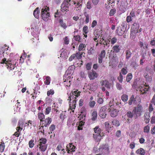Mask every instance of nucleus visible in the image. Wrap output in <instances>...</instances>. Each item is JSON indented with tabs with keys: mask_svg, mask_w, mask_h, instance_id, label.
I'll return each instance as SVG.
<instances>
[{
	"mask_svg": "<svg viewBox=\"0 0 155 155\" xmlns=\"http://www.w3.org/2000/svg\"><path fill=\"white\" fill-rule=\"evenodd\" d=\"M143 111V107L141 104H139L137 105V107H134L133 112L134 113L135 118L136 119L140 116Z\"/></svg>",
	"mask_w": 155,
	"mask_h": 155,
	"instance_id": "nucleus-1",
	"label": "nucleus"
},
{
	"mask_svg": "<svg viewBox=\"0 0 155 155\" xmlns=\"http://www.w3.org/2000/svg\"><path fill=\"white\" fill-rule=\"evenodd\" d=\"M11 61L12 59L11 58L6 61V59L5 58H4L2 59L1 63L5 64V66L8 69L12 70L14 69L15 68V64H12V63H10L9 62H11Z\"/></svg>",
	"mask_w": 155,
	"mask_h": 155,
	"instance_id": "nucleus-2",
	"label": "nucleus"
},
{
	"mask_svg": "<svg viewBox=\"0 0 155 155\" xmlns=\"http://www.w3.org/2000/svg\"><path fill=\"white\" fill-rule=\"evenodd\" d=\"M71 0H64L61 5V12L66 13L67 11H68V8L71 5L69 2Z\"/></svg>",
	"mask_w": 155,
	"mask_h": 155,
	"instance_id": "nucleus-3",
	"label": "nucleus"
},
{
	"mask_svg": "<svg viewBox=\"0 0 155 155\" xmlns=\"http://www.w3.org/2000/svg\"><path fill=\"white\" fill-rule=\"evenodd\" d=\"M107 109H109L108 106H104L101 108L99 113V115L102 118H105L106 116V111Z\"/></svg>",
	"mask_w": 155,
	"mask_h": 155,
	"instance_id": "nucleus-4",
	"label": "nucleus"
},
{
	"mask_svg": "<svg viewBox=\"0 0 155 155\" xmlns=\"http://www.w3.org/2000/svg\"><path fill=\"white\" fill-rule=\"evenodd\" d=\"M140 25L139 24L136 23H134L132 25L131 28V30L132 32L135 33L139 32L138 29H139Z\"/></svg>",
	"mask_w": 155,
	"mask_h": 155,
	"instance_id": "nucleus-5",
	"label": "nucleus"
},
{
	"mask_svg": "<svg viewBox=\"0 0 155 155\" xmlns=\"http://www.w3.org/2000/svg\"><path fill=\"white\" fill-rule=\"evenodd\" d=\"M106 55V51L104 50H102L98 55V63L101 64L102 62L103 58H105Z\"/></svg>",
	"mask_w": 155,
	"mask_h": 155,
	"instance_id": "nucleus-6",
	"label": "nucleus"
},
{
	"mask_svg": "<svg viewBox=\"0 0 155 155\" xmlns=\"http://www.w3.org/2000/svg\"><path fill=\"white\" fill-rule=\"evenodd\" d=\"M112 108L113 107L112 105L110 106L109 111H111L110 116L112 117H115L117 115L118 112V111L117 110L115 109H114V108L113 110H112Z\"/></svg>",
	"mask_w": 155,
	"mask_h": 155,
	"instance_id": "nucleus-7",
	"label": "nucleus"
},
{
	"mask_svg": "<svg viewBox=\"0 0 155 155\" xmlns=\"http://www.w3.org/2000/svg\"><path fill=\"white\" fill-rule=\"evenodd\" d=\"M67 151L68 153H71L72 152L74 151L75 147L72 143H70L69 146L68 145L67 146Z\"/></svg>",
	"mask_w": 155,
	"mask_h": 155,
	"instance_id": "nucleus-8",
	"label": "nucleus"
},
{
	"mask_svg": "<svg viewBox=\"0 0 155 155\" xmlns=\"http://www.w3.org/2000/svg\"><path fill=\"white\" fill-rule=\"evenodd\" d=\"M88 75L90 80H94L97 77V73L95 71L90 72Z\"/></svg>",
	"mask_w": 155,
	"mask_h": 155,
	"instance_id": "nucleus-9",
	"label": "nucleus"
},
{
	"mask_svg": "<svg viewBox=\"0 0 155 155\" xmlns=\"http://www.w3.org/2000/svg\"><path fill=\"white\" fill-rule=\"evenodd\" d=\"M80 93L81 92L78 90L74 89L71 91V93L75 96L74 100L77 101V98L79 96Z\"/></svg>",
	"mask_w": 155,
	"mask_h": 155,
	"instance_id": "nucleus-10",
	"label": "nucleus"
},
{
	"mask_svg": "<svg viewBox=\"0 0 155 155\" xmlns=\"http://www.w3.org/2000/svg\"><path fill=\"white\" fill-rule=\"evenodd\" d=\"M125 59L126 60H128L131 57L132 53L131 51L130 48H128L125 51Z\"/></svg>",
	"mask_w": 155,
	"mask_h": 155,
	"instance_id": "nucleus-11",
	"label": "nucleus"
},
{
	"mask_svg": "<svg viewBox=\"0 0 155 155\" xmlns=\"http://www.w3.org/2000/svg\"><path fill=\"white\" fill-rule=\"evenodd\" d=\"M150 115L149 113L146 112L144 114V120L146 124L149 122L150 120Z\"/></svg>",
	"mask_w": 155,
	"mask_h": 155,
	"instance_id": "nucleus-12",
	"label": "nucleus"
},
{
	"mask_svg": "<svg viewBox=\"0 0 155 155\" xmlns=\"http://www.w3.org/2000/svg\"><path fill=\"white\" fill-rule=\"evenodd\" d=\"M104 135H102L101 134H93V137L95 141L97 142H99L102 138V137Z\"/></svg>",
	"mask_w": 155,
	"mask_h": 155,
	"instance_id": "nucleus-13",
	"label": "nucleus"
},
{
	"mask_svg": "<svg viewBox=\"0 0 155 155\" xmlns=\"http://www.w3.org/2000/svg\"><path fill=\"white\" fill-rule=\"evenodd\" d=\"M52 121V119L51 117H49L46 118L45 120H44L43 121H45L44 124V126L45 127H47L51 123Z\"/></svg>",
	"mask_w": 155,
	"mask_h": 155,
	"instance_id": "nucleus-14",
	"label": "nucleus"
},
{
	"mask_svg": "<svg viewBox=\"0 0 155 155\" xmlns=\"http://www.w3.org/2000/svg\"><path fill=\"white\" fill-rule=\"evenodd\" d=\"M38 146L39 147V150L41 152H44L46 150L48 145H47L38 144Z\"/></svg>",
	"mask_w": 155,
	"mask_h": 155,
	"instance_id": "nucleus-15",
	"label": "nucleus"
},
{
	"mask_svg": "<svg viewBox=\"0 0 155 155\" xmlns=\"http://www.w3.org/2000/svg\"><path fill=\"white\" fill-rule=\"evenodd\" d=\"M76 100H74L72 102V104H70L69 105V108L73 112H74V109L76 107Z\"/></svg>",
	"mask_w": 155,
	"mask_h": 155,
	"instance_id": "nucleus-16",
	"label": "nucleus"
},
{
	"mask_svg": "<svg viewBox=\"0 0 155 155\" xmlns=\"http://www.w3.org/2000/svg\"><path fill=\"white\" fill-rule=\"evenodd\" d=\"M39 12L40 10L39 8L37 7L35 9L33 12V15L35 18H39Z\"/></svg>",
	"mask_w": 155,
	"mask_h": 155,
	"instance_id": "nucleus-17",
	"label": "nucleus"
},
{
	"mask_svg": "<svg viewBox=\"0 0 155 155\" xmlns=\"http://www.w3.org/2000/svg\"><path fill=\"white\" fill-rule=\"evenodd\" d=\"M49 10V8L47 6L43 7L41 10V14H47V15H48V14H50V13L48 12Z\"/></svg>",
	"mask_w": 155,
	"mask_h": 155,
	"instance_id": "nucleus-18",
	"label": "nucleus"
},
{
	"mask_svg": "<svg viewBox=\"0 0 155 155\" xmlns=\"http://www.w3.org/2000/svg\"><path fill=\"white\" fill-rule=\"evenodd\" d=\"M120 50V48L119 45H115L112 48V51L113 52L118 53Z\"/></svg>",
	"mask_w": 155,
	"mask_h": 155,
	"instance_id": "nucleus-19",
	"label": "nucleus"
},
{
	"mask_svg": "<svg viewBox=\"0 0 155 155\" xmlns=\"http://www.w3.org/2000/svg\"><path fill=\"white\" fill-rule=\"evenodd\" d=\"M136 153L137 154H139L140 155H144L145 153L144 150L141 148H140L137 150L136 151Z\"/></svg>",
	"mask_w": 155,
	"mask_h": 155,
	"instance_id": "nucleus-20",
	"label": "nucleus"
},
{
	"mask_svg": "<svg viewBox=\"0 0 155 155\" xmlns=\"http://www.w3.org/2000/svg\"><path fill=\"white\" fill-rule=\"evenodd\" d=\"M124 32V31L122 29L121 27H118L117 30V34L119 36L122 35Z\"/></svg>",
	"mask_w": 155,
	"mask_h": 155,
	"instance_id": "nucleus-21",
	"label": "nucleus"
},
{
	"mask_svg": "<svg viewBox=\"0 0 155 155\" xmlns=\"http://www.w3.org/2000/svg\"><path fill=\"white\" fill-rule=\"evenodd\" d=\"M136 101V99L135 98V96L134 95H132L130 98L128 102V104L129 105H131L133 103H134Z\"/></svg>",
	"mask_w": 155,
	"mask_h": 155,
	"instance_id": "nucleus-22",
	"label": "nucleus"
},
{
	"mask_svg": "<svg viewBox=\"0 0 155 155\" xmlns=\"http://www.w3.org/2000/svg\"><path fill=\"white\" fill-rule=\"evenodd\" d=\"M50 16V14H48V15L47 14H41L42 19L45 21H47L48 20L49 17Z\"/></svg>",
	"mask_w": 155,
	"mask_h": 155,
	"instance_id": "nucleus-23",
	"label": "nucleus"
},
{
	"mask_svg": "<svg viewBox=\"0 0 155 155\" xmlns=\"http://www.w3.org/2000/svg\"><path fill=\"white\" fill-rule=\"evenodd\" d=\"M38 119L41 122L44 121L43 120L45 118V116L44 114L42 113H38Z\"/></svg>",
	"mask_w": 155,
	"mask_h": 155,
	"instance_id": "nucleus-24",
	"label": "nucleus"
},
{
	"mask_svg": "<svg viewBox=\"0 0 155 155\" xmlns=\"http://www.w3.org/2000/svg\"><path fill=\"white\" fill-rule=\"evenodd\" d=\"M66 112L65 111H62L60 114L59 117L62 121L66 117Z\"/></svg>",
	"mask_w": 155,
	"mask_h": 155,
	"instance_id": "nucleus-25",
	"label": "nucleus"
},
{
	"mask_svg": "<svg viewBox=\"0 0 155 155\" xmlns=\"http://www.w3.org/2000/svg\"><path fill=\"white\" fill-rule=\"evenodd\" d=\"M83 53L82 52L81 53L79 51H78L76 53V54H74L75 55L76 58L78 60L81 59L82 57Z\"/></svg>",
	"mask_w": 155,
	"mask_h": 155,
	"instance_id": "nucleus-26",
	"label": "nucleus"
},
{
	"mask_svg": "<svg viewBox=\"0 0 155 155\" xmlns=\"http://www.w3.org/2000/svg\"><path fill=\"white\" fill-rule=\"evenodd\" d=\"M121 99L124 102H127L128 100V96L126 94H123L121 96Z\"/></svg>",
	"mask_w": 155,
	"mask_h": 155,
	"instance_id": "nucleus-27",
	"label": "nucleus"
},
{
	"mask_svg": "<svg viewBox=\"0 0 155 155\" xmlns=\"http://www.w3.org/2000/svg\"><path fill=\"white\" fill-rule=\"evenodd\" d=\"M59 23L60 24L61 26L64 29H65L67 28V26L66 24L63 22V19H60L59 20Z\"/></svg>",
	"mask_w": 155,
	"mask_h": 155,
	"instance_id": "nucleus-28",
	"label": "nucleus"
},
{
	"mask_svg": "<svg viewBox=\"0 0 155 155\" xmlns=\"http://www.w3.org/2000/svg\"><path fill=\"white\" fill-rule=\"evenodd\" d=\"M140 91V94H144L147 93L148 91V89L144 90L143 88V87L142 86H140L139 87Z\"/></svg>",
	"mask_w": 155,
	"mask_h": 155,
	"instance_id": "nucleus-29",
	"label": "nucleus"
},
{
	"mask_svg": "<svg viewBox=\"0 0 155 155\" xmlns=\"http://www.w3.org/2000/svg\"><path fill=\"white\" fill-rule=\"evenodd\" d=\"M86 48V46H85V45L83 43H81L79 45L78 48V50L80 51L82 50L84 51L85 50Z\"/></svg>",
	"mask_w": 155,
	"mask_h": 155,
	"instance_id": "nucleus-30",
	"label": "nucleus"
},
{
	"mask_svg": "<svg viewBox=\"0 0 155 155\" xmlns=\"http://www.w3.org/2000/svg\"><path fill=\"white\" fill-rule=\"evenodd\" d=\"M97 111H94L92 114V120L93 121L95 120L97 118Z\"/></svg>",
	"mask_w": 155,
	"mask_h": 155,
	"instance_id": "nucleus-31",
	"label": "nucleus"
},
{
	"mask_svg": "<svg viewBox=\"0 0 155 155\" xmlns=\"http://www.w3.org/2000/svg\"><path fill=\"white\" fill-rule=\"evenodd\" d=\"M40 142L39 143V144H38L44 145H47L46 144V143L47 141V139L45 138H41L40 139Z\"/></svg>",
	"mask_w": 155,
	"mask_h": 155,
	"instance_id": "nucleus-32",
	"label": "nucleus"
},
{
	"mask_svg": "<svg viewBox=\"0 0 155 155\" xmlns=\"http://www.w3.org/2000/svg\"><path fill=\"white\" fill-rule=\"evenodd\" d=\"M63 83L66 87H70L71 84L70 81L68 79L67 80L64 79V81Z\"/></svg>",
	"mask_w": 155,
	"mask_h": 155,
	"instance_id": "nucleus-33",
	"label": "nucleus"
},
{
	"mask_svg": "<svg viewBox=\"0 0 155 155\" xmlns=\"http://www.w3.org/2000/svg\"><path fill=\"white\" fill-rule=\"evenodd\" d=\"M5 148V143L3 142H1L0 144V152L2 153L4 152Z\"/></svg>",
	"mask_w": 155,
	"mask_h": 155,
	"instance_id": "nucleus-34",
	"label": "nucleus"
},
{
	"mask_svg": "<svg viewBox=\"0 0 155 155\" xmlns=\"http://www.w3.org/2000/svg\"><path fill=\"white\" fill-rule=\"evenodd\" d=\"M94 129L95 133L96 134H101V130L98 127H96Z\"/></svg>",
	"mask_w": 155,
	"mask_h": 155,
	"instance_id": "nucleus-35",
	"label": "nucleus"
},
{
	"mask_svg": "<svg viewBox=\"0 0 155 155\" xmlns=\"http://www.w3.org/2000/svg\"><path fill=\"white\" fill-rule=\"evenodd\" d=\"M85 118V115L81 113V114L79 115L78 118L79 119V120L82 121H84Z\"/></svg>",
	"mask_w": 155,
	"mask_h": 155,
	"instance_id": "nucleus-36",
	"label": "nucleus"
},
{
	"mask_svg": "<svg viewBox=\"0 0 155 155\" xmlns=\"http://www.w3.org/2000/svg\"><path fill=\"white\" fill-rule=\"evenodd\" d=\"M131 65L133 68L135 70L137 68L138 66V64L135 61L131 63Z\"/></svg>",
	"mask_w": 155,
	"mask_h": 155,
	"instance_id": "nucleus-37",
	"label": "nucleus"
},
{
	"mask_svg": "<svg viewBox=\"0 0 155 155\" xmlns=\"http://www.w3.org/2000/svg\"><path fill=\"white\" fill-rule=\"evenodd\" d=\"M150 127L148 125H147L144 127L143 132L145 133H148L150 131Z\"/></svg>",
	"mask_w": 155,
	"mask_h": 155,
	"instance_id": "nucleus-38",
	"label": "nucleus"
},
{
	"mask_svg": "<svg viewBox=\"0 0 155 155\" xmlns=\"http://www.w3.org/2000/svg\"><path fill=\"white\" fill-rule=\"evenodd\" d=\"M132 75L131 73H129L128 74L126 77V81L127 82H129L132 79Z\"/></svg>",
	"mask_w": 155,
	"mask_h": 155,
	"instance_id": "nucleus-39",
	"label": "nucleus"
},
{
	"mask_svg": "<svg viewBox=\"0 0 155 155\" xmlns=\"http://www.w3.org/2000/svg\"><path fill=\"white\" fill-rule=\"evenodd\" d=\"M51 107H48L45 109V114L46 115L48 114L51 112Z\"/></svg>",
	"mask_w": 155,
	"mask_h": 155,
	"instance_id": "nucleus-40",
	"label": "nucleus"
},
{
	"mask_svg": "<svg viewBox=\"0 0 155 155\" xmlns=\"http://www.w3.org/2000/svg\"><path fill=\"white\" fill-rule=\"evenodd\" d=\"M50 83V78L49 76H47L46 78V79L44 82V83L46 85H49Z\"/></svg>",
	"mask_w": 155,
	"mask_h": 155,
	"instance_id": "nucleus-41",
	"label": "nucleus"
},
{
	"mask_svg": "<svg viewBox=\"0 0 155 155\" xmlns=\"http://www.w3.org/2000/svg\"><path fill=\"white\" fill-rule=\"evenodd\" d=\"M84 15L86 17V19L85 20V22L86 23H87L89 21V15L86 12L84 13Z\"/></svg>",
	"mask_w": 155,
	"mask_h": 155,
	"instance_id": "nucleus-42",
	"label": "nucleus"
},
{
	"mask_svg": "<svg viewBox=\"0 0 155 155\" xmlns=\"http://www.w3.org/2000/svg\"><path fill=\"white\" fill-rule=\"evenodd\" d=\"M112 124L113 125L117 127L119 126L120 125L119 121L116 120H113L112 121Z\"/></svg>",
	"mask_w": 155,
	"mask_h": 155,
	"instance_id": "nucleus-43",
	"label": "nucleus"
},
{
	"mask_svg": "<svg viewBox=\"0 0 155 155\" xmlns=\"http://www.w3.org/2000/svg\"><path fill=\"white\" fill-rule=\"evenodd\" d=\"M96 102L94 101H90L89 103V105L91 108H93Z\"/></svg>",
	"mask_w": 155,
	"mask_h": 155,
	"instance_id": "nucleus-44",
	"label": "nucleus"
},
{
	"mask_svg": "<svg viewBox=\"0 0 155 155\" xmlns=\"http://www.w3.org/2000/svg\"><path fill=\"white\" fill-rule=\"evenodd\" d=\"M92 66V63L91 62H89L87 63L86 64V68L87 70H90Z\"/></svg>",
	"mask_w": 155,
	"mask_h": 155,
	"instance_id": "nucleus-45",
	"label": "nucleus"
},
{
	"mask_svg": "<svg viewBox=\"0 0 155 155\" xmlns=\"http://www.w3.org/2000/svg\"><path fill=\"white\" fill-rule=\"evenodd\" d=\"M117 80L120 83H122V82L123 80V76L121 73H120L119 76L117 77Z\"/></svg>",
	"mask_w": 155,
	"mask_h": 155,
	"instance_id": "nucleus-46",
	"label": "nucleus"
},
{
	"mask_svg": "<svg viewBox=\"0 0 155 155\" xmlns=\"http://www.w3.org/2000/svg\"><path fill=\"white\" fill-rule=\"evenodd\" d=\"M34 140L33 139L31 140L29 142V147L31 148H32L34 146V145H35L34 143Z\"/></svg>",
	"mask_w": 155,
	"mask_h": 155,
	"instance_id": "nucleus-47",
	"label": "nucleus"
},
{
	"mask_svg": "<svg viewBox=\"0 0 155 155\" xmlns=\"http://www.w3.org/2000/svg\"><path fill=\"white\" fill-rule=\"evenodd\" d=\"M126 115L128 117L132 118L133 117L134 115V113L133 112H131L130 111H128L127 114Z\"/></svg>",
	"mask_w": 155,
	"mask_h": 155,
	"instance_id": "nucleus-48",
	"label": "nucleus"
},
{
	"mask_svg": "<svg viewBox=\"0 0 155 155\" xmlns=\"http://www.w3.org/2000/svg\"><path fill=\"white\" fill-rule=\"evenodd\" d=\"M110 41L111 44L114 45L117 42V39L116 37H113L111 39Z\"/></svg>",
	"mask_w": 155,
	"mask_h": 155,
	"instance_id": "nucleus-49",
	"label": "nucleus"
},
{
	"mask_svg": "<svg viewBox=\"0 0 155 155\" xmlns=\"http://www.w3.org/2000/svg\"><path fill=\"white\" fill-rule=\"evenodd\" d=\"M86 7L87 8L89 9H90L92 8L91 3L89 1L87 3Z\"/></svg>",
	"mask_w": 155,
	"mask_h": 155,
	"instance_id": "nucleus-50",
	"label": "nucleus"
},
{
	"mask_svg": "<svg viewBox=\"0 0 155 155\" xmlns=\"http://www.w3.org/2000/svg\"><path fill=\"white\" fill-rule=\"evenodd\" d=\"M110 41L109 40H104V42H103V45H104V47L105 48V46H107L109 44Z\"/></svg>",
	"mask_w": 155,
	"mask_h": 155,
	"instance_id": "nucleus-51",
	"label": "nucleus"
},
{
	"mask_svg": "<svg viewBox=\"0 0 155 155\" xmlns=\"http://www.w3.org/2000/svg\"><path fill=\"white\" fill-rule=\"evenodd\" d=\"M116 9L115 8L111 9L109 12V15L110 16L114 15L116 12Z\"/></svg>",
	"mask_w": 155,
	"mask_h": 155,
	"instance_id": "nucleus-52",
	"label": "nucleus"
},
{
	"mask_svg": "<svg viewBox=\"0 0 155 155\" xmlns=\"http://www.w3.org/2000/svg\"><path fill=\"white\" fill-rule=\"evenodd\" d=\"M130 16L132 17H134L136 16V12L134 9H132L130 13Z\"/></svg>",
	"mask_w": 155,
	"mask_h": 155,
	"instance_id": "nucleus-53",
	"label": "nucleus"
},
{
	"mask_svg": "<svg viewBox=\"0 0 155 155\" xmlns=\"http://www.w3.org/2000/svg\"><path fill=\"white\" fill-rule=\"evenodd\" d=\"M54 93V91L52 89H50L47 92V96H49L50 95H53Z\"/></svg>",
	"mask_w": 155,
	"mask_h": 155,
	"instance_id": "nucleus-54",
	"label": "nucleus"
},
{
	"mask_svg": "<svg viewBox=\"0 0 155 155\" xmlns=\"http://www.w3.org/2000/svg\"><path fill=\"white\" fill-rule=\"evenodd\" d=\"M116 86L118 90H121L122 89V86L119 83H117L116 84Z\"/></svg>",
	"mask_w": 155,
	"mask_h": 155,
	"instance_id": "nucleus-55",
	"label": "nucleus"
},
{
	"mask_svg": "<svg viewBox=\"0 0 155 155\" xmlns=\"http://www.w3.org/2000/svg\"><path fill=\"white\" fill-rule=\"evenodd\" d=\"M74 39L76 41H78V42H80L81 40V36L79 35H77L76 36H74Z\"/></svg>",
	"mask_w": 155,
	"mask_h": 155,
	"instance_id": "nucleus-56",
	"label": "nucleus"
},
{
	"mask_svg": "<svg viewBox=\"0 0 155 155\" xmlns=\"http://www.w3.org/2000/svg\"><path fill=\"white\" fill-rule=\"evenodd\" d=\"M132 17L130 15L127 16L126 19V20L127 23H129L132 21Z\"/></svg>",
	"mask_w": 155,
	"mask_h": 155,
	"instance_id": "nucleus-57",
	"label": "nucleus"
},
{
	"mask_svg": "<svg viewBox=\"0 0 155 155\" xmlns=\"http://www.w3.org/2000/svg\"><path fill=\"white\" fill-rule=\"evenodd\" d=\"M88 27L86 25L84 26L83 27V31L84 34H87V33L88 32Z\"/></svg>",
	"mask_w": 155,
	"mask_h": 155,
	"instance_id": "nucleus-58",
	"label": "nucleus"
},
{
	"mask_svg": "<svg viewBox=\"0 0 155 155\" xmlns=\"http://www.w3.org/2000/svg\"><path fill=\"white\" fill-rule=\"evenodd\" d=\"M108 81L107 80H102L100 81V84L101 86H103V85H105L107 83Z\"/></svg>",
	"mask_w": 155,
	"mask_h": 155,
	"instance_id": "nucleus-59",
	"label": "nucleus"
},
{
	"mask_svg": "<svg viewBox=\"0 0 155 155\" xmlns=\"http://www.w3.org/2000/svg\"><path fill=\"white\" fill-rule=\"evenodd\" d=\"M55 128V126L54 124H52L49 127V130L51 131V133H52V131H53Z\"/></svg>",
	"mask_w": 155,
	"mask_h": 155,
	"instance_id": "nucleus-60",
	"label": "nucleus"
},
{
	"mask_svg": "<svg viewBox=\"0 0 155 155\" xmlns=\"http://www.w3.org/2000/svg\"><path fill=\"white\" fill-rule=\"evenodd\" d=\"M153 110V108L152 106V104L150 103L149 104L148 110L150 113Z\"/></svg>",
	"mask_w": 155,
	"mask_h": 155,
	"instance_id": "nucleus-61",
	"label": "nucleus"
},
{
	"mask_svg": "<svg viewBox=\"0 0 155 155\" xmlns=\"http://www.w3.org/2000/svg\"><path fill=\"white\" fill-rule=\"evenodd\" d=\"M24 125V122L22 120H19L18 121V126L23 128Z\"/></svg>",
	"mask_w": 155,
	"mask_h": 155,
	"instance_id": "nucleus-62",
	"label": "nucleus"
},
{
	"mask_svg": "<svg viewBox=\"0 0 155 155\" xmlns=\"http://www.w3.org/2000/svg\"><path fill=\"white\" fill-rule=\"evenodd\" d=\"M121 73L124 75L126 74L127 72V70L124 68H122L121 69Z\"/></svg>",
	"mask_w": 155,
	"mask_h": 155,
	"instance_id": "nucleus-63",
	"label": "nucleus"
},
{
	"mask_svg": "<svg viewBox=\"0 0 155 155\" xmlns=\"http://www.w3.org/2000/svg\"><path fill=\"white\" fill-rule=\"evenodd\" d=\"M75 55L74 54H73L71 55L69 58V61H71L74 59L75 58Z\"/></svg>",
	"mask_w": 155,
	"mask_h": 155,
	"instance_id": "nucleus-64",
	"label": "nucleus"
}]
</instances>
